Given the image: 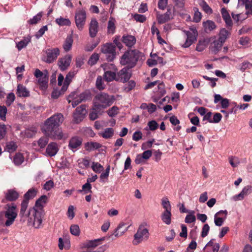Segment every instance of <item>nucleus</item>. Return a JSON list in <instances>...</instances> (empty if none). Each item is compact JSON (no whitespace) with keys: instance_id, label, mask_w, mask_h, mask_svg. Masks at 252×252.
<instances>
[{"instance_id":"nucleus-59","label":"nucleus","mask_w":252,"mask_h":252,"mask_svg":"<svg viewBox=\"0 0 252 252\" xmlns=\"http://www.w3.org/2000/svg\"><path fill=\"white\" fill-rule=\"evenodd\" d=\"M210 230V226L208 224H205L201 230V236L202 237L204 238L208 235Z\"/></svg>"},{"instance_id":"nucleus-38","label":"nucleus","mask_w":252,"mask_h":252,"mask_svg":"<svg viewBox=\"0 0 252 252\" xmlns=\"http://www.w3.org/2000/svg\"><path fill=\"white\" fill-rule=\"evenodd\" d=\"M28 203L29 201L27 200H24L21 203L20 216L22 218L24 217H26L28 218V213H26Z\"/></svg>"},{"instance_id":"nucleus-35","label":"nucleus","mask_w":252,"mask_h":252,"mask_svg":"<svg viewBox=\"0 0 252 252\" xmlns=\"http://www.w3.org/2000/svg\"><path fill=\"white\" fill-rule=\"evenodd\" d=\"M114 134V129L111 127H109L104 129L103 131L99 133V135L105 139H109L113 137Z\"/></svg>"},{"instance_id":"nucleus-24","label":"nucleus","mask_w":252,"mask_h":252,"mask_svg":"<svg viewBox=\"0 0 252 252\" xmlns=\"http://www.w3.org/2000/svg\"><path fill=\"white\" fill-rule=\"evenodd\" d=\"M131 74L128 71V69L124 68L118 73V80L125 82L127 81L130 78Z\"/></svg>"},{"instance_id":"nucleus-41","label":"nucleus","mask_w":252,"mask_h":252,"mask_svg":"<svg viewBox=\"0 0 252 252\" xmlns=\"http://www.w3.org/2000/svg\"><path fill=\"white\" fill-rule=\"evenodd\" d=\"M230 34V32L224 28H222L220 31L219 37L218 39L221 41V42L224 43Z\"/></svg>"},{"instance_id":"nucleus-14","label":"nucleus","mask_w":252,"mask_h":252,"mask_svg":"<svg viewBox=\"0 0 252 252\" xmlns=\"http://www.w3.org/2000/svg\"><path fill=\"white\" fill-rule=\"evenodd\" d=\"M87 113L85 105H82L78 107L75 110L73 114V120L76 123H79L81 122L85 118Z\"/></svg>"},{"instance_id":"nucleus-50","label":"nucleus","mask_w":252,"mask_h":252,"mask_svg":"<svg viewBox=\"0 0 252 252\" xmlns=\"http://www.w3.org/2000/svg\"><path fill=\"white\" fill-rule=\"evenodd\" d=\"M24 157L22 154L20 153L16 154L13 158V162L16 165H20L24 161Z\"/></svg>"},{"instance_id":"nucleus-30","label":"nucleus","mask_w":252,"mask_h":252,"mask_svg":"<svg viewBox=\"0 0 252 252\" xmlns=\"http://www.w3.org/2000/svg\"><path fill=\"white\" fill-rule=\"evenodd\" d=\"M221 14L222 17L225 21L227 26L231 27L232 25V22L229 13L225 8H222L221 9Z\"/></svg>"},{"instance_id":"nucleus-27","label":"nucleus","mask_w":252,"mask_h":252,"mask_svg":"<svg viewBox=\"0 0 252 252\" xmlns=\"http://www.w3.org/2000/svg\"><path fill=\"white\" fill-rule=\"evenodd\" d=\"M161 219L162 222L167 224L170 225L171 223L172 213L171 211H164L161 214Z\"/></svg>"},{"instance_id":"nucleus-36","label":"nucleus","mask_w":252,"mask_h":252,"mask_svg":"<svg viewBox=\"0 0 252 252\" xmlns=\"http://www.w3.org/2000/svg\"><path fill=\"white\" fill-rule=\"evenodd\" d=\"M198 1L199 6L206 13L211 14L213 13L212 8L204 0H198Z\"/></svg>"},{"instance_id":"nucleus-10","label":"nucleus","mask_w":252,"mask_h":252,"mask_svg":"<svg viewBox=\"0 0 252 252\" xmlns=\"http://www.w3.org/2000/svg\"><path fill=\"white\" fill-rule=\"evenodd\" d=\"M105 71L104 77L107 82H111L116 78V67L112 63H106L102 65Z\"/></svg>"},{"instance_id":"nucleus-9","label":"nucleus","mask_w":252,"mask_h":252,"mask_svg":"<svg viewBox=\"0 0 252 252\" xmlns=\"http://www.w3.org/2000/svg\"><path fill=\"white\" fill-rule=\"evenodd\" d=\"M184 32L187 35V39L185 43L182 44V46L187 48L196 40L198 32L195 27H191L189 31H184Z\"/></svg>"},{"instance_id":"nucleus-8","label":"nucleus","mask_w":252,"mask_h":252,"mask_svg":"<svg viewBox=\"0 0 252 252\" xmlns=\"http://www.w3.org/2000/svg\"><path fill=\"white\" fill-rule=\"evenodd\" d=\"M149 237V233L148 229L145 225H141L134 235L132 243L134 245H137L143 241L147 240Z\"/></svg>"},{"instance_id":"nucleus-51","label":"nucleus","mask_w":252,"mask_h":252,"mask_svg":"<svg viewBox=\"0 0 252 252\" xmlns=\"http://www.w3.org/2000/svg\"><path fill=\"white\" fill-rule=\"evenodd\" d=\"M48 141H49L48 138L46 136H44V137H41L37 141V145L39 147H40L41 148H44L47 144Z\"/></svg>"},{"instance_id":"nucleus-63","label":"nucleus","mask_w":252,"mask_h":252,"mask_svg":"<svg viewBox=\"0 0 252 252\" xmlns=\"http://www.w3.org/2000/svg\"><path fill=\"white\" fill-rule=\"evenodd\" d=\"M135 86V83L133 81H130L127 84H126L124 90L126 92H129L132 90Z\"/></svg>"},{"instance_id":"nucleus-61","label":"nucleus","mask_w":252,"mask_h":252,"mask_svg":"<svg viewBox=\"0 0 252 252\" xmlns=\"http://www.w3.org/2000/svg\"><path fill=\"white\" fill-rule=\"evenodd\" d=\"M147 125L149 129L152 131L156 130L158 126V124L155 120L149 121Z\"/></svg>"},{"instance_id":"nucleus-53","label":"nucleus","mask_w":252,"mask_h":252,"mask_svg":"<svg viewBox=\"0 0 252 252\" xmlns=\"http://www.w3.org/2000/svg\"><path fill=\"white\" fill-rule=\"evenodd\" d=\"M92 169L96 173H100L103 170V167L98 162H93L92 165Z\"/></svg>"},{"instance_id":"nucleus-20","label":"nucleus","mask_w":252,"mask_h":252,"mask_svg":"<svg viewBox=\"0 0 252 252\" xmlns=\"http://www.w3.org/2000/svg\"><path fill=\"white\" fill-rule=\"evenodd\" d=\"M78 70H73L70 71L66 76L65 80L62 87L63 93H64L67 89L69 85L72 81V78L77 74Z\"/></svg>"},{"instance_id":"nucleus-44","label":"nucleus","mask_w":252,"mask_h":252,"mask_svg":"<svg viewBox=\"0 0 252 252\" xmlns=\"http://www.w3.org/2000/svg\"><path fill=\"white\" fill-rule=\"evenodd\" d=\"M188 213L189 214L187 215L185 219V222L187 223L194 222L196 220L194 211H190L188 212Z\"/></svg>"},{"instance_id":"nucleus-3","label":"nucleus","mask_w":252,"mask_h":252,"mask_svg":"<svg viewBox=\"0 0 252 252\" xmlns=\"http://www.w3.org/2000/svg\"><path fill=\"white\" fill-rule=\"evenodd\" d=\"M5 209L4 212H0V223L9 226L13 224L17 217L16 207L13 204L7 205Z\"/></svg>"},{"instance_id":"nucleus-7","label":"nucleus","mask_w":252,"mask_h":252,"mask_svg":"<svg viewBox=\"0 0 252 252\" xmlns=\"http://www.w3.org/2000/svg\"><path fill=\"white\" fill-rule=\"evenodd\" d=\"M34 74L36 78V84L41 90L45 91L48 86V76L47 73L46 72L44 73L39 69H36Z\"/></svg>"},{"instance_id":"nucleus-16","label":"nucleus","mask_w":252,"mask_h":252,"mask_svg":"<svg viewBox=\"0 0 252 252\" xmlns=\"http://www.w3.org/2000/svg\"><path fill=\"white\" fill-rule=\"evenodd\" d=\"M227 215L226 210H221L217 212L214 216V222L216 225L220 226L223 223Z\"/></svg>"},{"instance_id":"nucleus-4","label":"nucleus","mask_w":252,"mask_h":252,"mask_svg":"<svg viewBox=\"0 0 252 252\" xmlns=\"http://www.w3.org/2000/svg\"><path fill=\"white\" fill-rule=\"evenodd\" d=\"M113 95H110L105 93L97 94L93 99V104L97 109L103 110L110 106L114 101Z\"/></svg>"},{"instance_id":"nucleus-5","label":"nucleus","mask_w":252,"mask_h":252,"mask_svg":"<svg viewBox=\"0 0 252 252\" xmlns=\"http://www.w3.org/2000/svg\"><path fill=\"white\" fill-rule=\"evenodd\" d=\"M139 52L136 50L126 52L121 58V64L127 65L130 68L133 67L139 57Z\"/></svg>"},{"instance_id":"nucleus-18","label":"nucleus","mask_w":252,"mask_h":252,"mask_svg":"<svg viewBox=\"0 0 252 252\" xmlns=\"http://www.w3.org/2000/svg\"><path fill=\"white\" fill-rule=\"evenodd\" d=\"M82 139L77 136L72 137L69 140L68 147L73 151H76L81 145Z\"/></svg>"},{"instance_id":"nucleus-55","label":"nucleus","mask_w":252,"mask_h":252,"mask_svg":"<svg viewBox=\"0 0 252 252\" xmlns=\"http://www.w3.org/2000/svg\"><path fill=\"white\" fill-rule=\"evenodd\" d=\"M244 4L247 10L246 13L252 14V0H245Z\"/></svg>"},{"instance_id":"nucleus-25","label":"nucleus","mask_w":252,"mask_h":252,"mask_svg":"<svg viewBox=\"0 0 252 252\" xmlns=\"http://www.w3.org/2000/svg\"><path fill=\"white\" fill-rule=\"evenodd\" d=\"M171 12L168 10L163 14H160L158 12H157V19L159 24H163L169 21L171 18Z\"/></svg>"},{"instance_id":"nucleus-62","label":"nucleus","mask_w":252,"mask_h":252,"mask_svg":"<svg viewBox=\"0 0 252 252\" xmlns=\"http://www.w3.org/2000/svg\"><path fill=\"white\" fill-rule=\"evenodd\" d=\"M206 46L205 41L204 40H199L196 45V50L197 51L201 52L205 48Z\"/></svg>"},{"instance_id":"nucleus-15","label":"nucleus","mask_w":252,"mask_h":252,"mask_svg":"<svg viewBox=\"0 0 252 252\" xmlns=\"http://www.w3.org/2000/svg\"><path fill=\"white\" fill-rule=\"evenodd\" d=\"M72 60V56L70 55H66L64 57L60 58L58 64L60 69L64 71L70 65Z\"/></svg>"},{"instance_id":"nucleus-58","label":"nucleus","mask_w":252,"mask_h":252,"mask_svg":"<svg viewBox=\"0 0 252 252\" xmlns=\"http://www.w3.org/2000/svg\"><path fill=\"white\" fill-rule=\"evenodd\" d=\"M7 111V108L5 106H0V118L3 121H6Z\"/></svg>"},{"instance_id":"nucleus-12","label":"nucleus","mask_w":252,"mask_h":252,"mask_svg":"<svg viewBox=\"0 0 252 252\" xmlns=\"http://www.w3.org/2000/svg\"><path fill=\"white\" fill-rule=\"evenodd\" d=\"M116 47L112 43H107L101 48V51L105 54L108 61H112L116 57Z\"/></svg>"},{"instance_id":"nucleus-34","label":"nucleus","mask_w":252,"mask_h":252,"mask_svg":"<svg viewBox=\"0 0 252 252\" xmlns=\"http://www.w3.org/2000/svg\"><path fill=\"white\" fill-rule=\"evenodd\" d=\"M31 41V37L28 36L25 37L22 40L16 43V47L19 51L26 47Z\"/></svg>"},{"instance_id":"nucleus-43","label":"nucleus","mask_w":252,"mask_h":252,"mask_svg":"<svg viewBox=\"0 0 252 252\" xmlns=\"http://www.w3.org/2000/svg\"><path fill=\"white\" fill-rule=\"evenodd\" d=\"M161 205L164 211H171L172 207L170 202L167 197H163L161 200Z\"/></svg>"},{"instance_id":"nucleus-28","label":"nucleus","mask_w":252,"mask_h":252,"mask_svg":"<svg viewBox=\"0 0 252 252\" xmlns=\"http://www.w3.org/2000/svg\"><path fill=\"white\" fill-rule=\"evenodd\" d=\"M116 20L113 17H110L109 19L107 25V32L110 34H113L116 30Z\"/></svg>"},{"instance_id":"nucleus-40","label":"nucleus","mask_w":252,"mask_h":252,"mask_svg":"<svg viewBox=\"0 0 252 252\" xmlns=\"http://www.w3.org/2000/svg\"><path fill=\"white\" fill-rule=\"evenodd\" d=\"M203 26L206 31H211L216 28L215 23L211 20L203 22Z\"/></svg>"},{"instance_id":"nucleus-32","label":"nucleus","mask_w":252,"mask_h":252,"mask_svg":"<svg viewBox=\"0 0 252 252\" xmlns=\"http://www.w3.org/2000/svg\"><path fill=\"white\" fill-rule=\"evenodd\" d=\"M102 145L96 142H88L85 144V148L87 151H92L101 148Z\"/></svg>"},{"instance_id":"nucleus-26","label":"nucleus","mask_w":252,"mask_h":252,"mask_svg":"<svg viewBox=\"0 0 252 252\" xmlns=\"http://www.w3.org/2000/svg\"><path fill=\"white\" fill-rule=\"evenodd\" d=\"M16 94L19 97H28L30 96V92L27 88L22 84H18Z\"/></svg>"},{"instance_id":"nucleus-46","label":"nucleus","mask_w":252,"mask_h":252,"mask_svg":"<svg viewBox=\"0 0 252 252\" xmlns=\"http://www.w3.org/2000/svg\"><path fill=\"white\" fill-rule=\"evenodd\" d=\"M37 193V190L35 188H32L29 189L25 194V199L28 201L32 198H33Z\"/></svg>"},{"instance_id":"nucleus-47","label":"nucleus","mask_w":252,"mask_h":252,"mask_svg":"<svg viewBox=\"0 0 252 252\" xmlns=\"http://www.w3.org/2000/svg\"><path fill=\"white\" fill-rule=\"evenodd\" d=\"M69 230L70 233L75 236H78L80 234V228L77 224L71 225Z\"/></svg>"},{"instance_id":"nucleus-42","label":"nucleus","mask_w":252,"mask_h":252,"mask_svg":"<svg viewBox=\"0 0 252 252\" xmlns=\"http://www.w3.org/2000/svg\"><path fill=\"white\" fill-rule=\"evenodd\" d=\"M72 43L73 39L72 36L71 35L68 36L65 39L64 43L63 45V48L64 51L66 52L69 51L72 47Z\"/></svg>"},{"instance_id":"nucleus-11","label":"nucleus","mask_w":252,"mask_h":252,"mask_svg":"<svg viewBox=\"0 0 252 252\" xmlns=\"http://www.w3.org/2000/svg\"><path fill=\"white\" fill-rule=\"evenodd\" d=\"M86 12L83 10H78L75 14V23L78 30L82 31L85 25L86 20Z\"/></svg>"},{"instance_id":"nucleus-6","label":"nucleus","mask_w":252,"mask_h":252,"mask_svg":"<svg viewBox=\"0 0 252 252\" xmlns=\"http://www.w3.org/2000/svg\"><path fill=\"white\" fill-rule=\"evenodd\" d=\"M90 96V93L89 92H85L80 94H78L77 92H73L68 96L67 100L68 103L71 102L72 107H74L81 102L89 99Z\"/></svg>"},{"instance_id":"nucleus-13","label":"nucleus","mask_w":252,"mask_h":252,"mask_svg":"<svg viewBox=\"0 0 252 252\" xmlns=\"http://www.w3.org/2000/svg\"><path fill=\"white\" fill-rule=\"evenodd\" d=\"M60 54V51L58 48L48 49L42 60L47 63H50L56 60Z\"/></svg>"},{"instance_id":"nucleus-60","label":"nucleus","mask_w":252,"mask_h":252,"mask_svg":"<svg viewBox=\"0 0 252 252\" xmlns=\"http://www.w3.org/2000/svg\"><path fill=\"white\" fill-rule=\"evenodd\" d=\"M222 118V115L220 113H216L214 114L212 121H210V123H218Z\"/></svg>"},{"instance_id":"nucleus-57","label":"nucleus","mask_w":252,"mask_h":252,"mask_svg":"<svg viewBox=\"0 0 252 252\" xmlns=\"http://www.w3.org/2000/svg\"><path fill=\"white\" fill-rule=\"evenodd\" d=\"M99 55L98 54H93L90 58L88 63L89 64L93 65L96 63L97 61L99 59Z\"/></svg>"},{"instance_id":"nucleus-39","label":"nucleus","mask_w":252,"mask_h":252,"mask_svg":"<svg viewBox=\"0 0 252 252\" xmlns=\"http://www.w3.org/2000/svg\"><path fill=\"white\" fill-rule=\"evenodd\" d=\"M210 248L213 252H218L220 249V245L215 242L214 239L211 240L206 245L205 249Z\"/></svg>"},{"instance_id":"nucleus-56","label":"nucleus","mask_w":252,"mask_h":252,"mask_svg":"<svg viewBox=\"0 0 252 252\" xmlns=\"http://www.w3.org/2000/svg\"><path fill=\"white\" fill-rule=\"evenodd\" d=\"M229 161L233 167H237L240 163L239 158L236 157H230L229 158Z\"/></svg>"},{"instance_id":"nucleus-21","label":"nucleus","mask_w":252,"mask_h":252,"mask_svg":"<svg viewBox=\"0 0 252 252\" xmlns=\"http://www.w3.org/2000/svg\"><path fill=\"white\" fill-rule=\"evenodd\" d=\"M129 227V226H127L126 224L124 222L120 223L115 229L114 235L116 237L122 236L127 231Z\"/></svg>"},{"instance_id":"nucleus-45","label":"nucleus","mask_w":252,"mask_h":252,"mask_svg":"<svg viewBox=\"0 0 252 252\" xmlns=\"http://www.w3.org/2000/svg\"><path fill=\"white\" fill-rule=\"evenodd\" d=\"M57 24L60 26H70L71 25V22L68 18H64L63 17H60L57 18L55 20Z\"/></svg>"},{"instance_id":"nucleus-22","label":"nucleus","mask_w":252,"mask_h":252,"mask_svg":"<svg viewBox=\"0 0 252 252\" xmlns=\"http://www.w3.org/2000/svg\"><path fill=\"white\" fill-rule=\"evenodd\" d=\"M59 151V146L55 142H51L48 145L46 150V155L49 157L55 156Z\"/></svg>"},{"instance_id":"nucleus-52","label":"nucleus","mask_w":252,"mask_h":252,"mask_svg":"<svg viewBox=\"0 0 252 252\" xmlns=\"http://www.w3.org/2000/svg\"><path fill=\"white\" fill-rule=\"evenodd\" d=\"M17 146L15 143L13 141L7 142L6 145V150L9 153L15 151Z\"/></svg>"},{"instance_id":"nucleus-1","label":"nucleus","mask_w":252,"mask_h":252,"mask_svg":"<svg viewBox=\"0 0 252 252\" xmlns=\"http://www.w3.org/2000/svg\"><path fill=\"white\" fill-rule=\"evenodd\" d=\"M63 116L61 114H55L47 119L42 125L41 129L48 136L56 140H61L64 135L60 126L63 121Z\"/></svg>"},{"instance_id":"nucleus-37","label":"nucleus","mask_w":252,"mask_h":252,"mask_svg":"<svg viewBox=\"0 0 252 252\" xmlns=\"http://www.w3.org/2000/svg\"><path fill=\"white\" fill-rule=\"evenodd\" d=\"M105 239V237H102L100 239L89 241L87 242L86 246L88 248H95L101 244Z\"/></svg>"},{"instance_id":"nucleus-54","label":"nucleus","mask_w":252,"mask_h":252,"mask_svg":"<svg viewBox=\"0 0 252 252\" xmlns=\"http://www.w3.org/2000/svg\"><path fill=\"white\" fill-rule=\"evenodd\" d=\"M252 67V64L248 62H244L239 65L238 69L244 72L247 69H250Z\"/></svg>"},{"instance_id":"nucleus-29","label":"nucleus","mask_w":252,"mask_h":252,"mask_svg":"<svg viewBox=\"0 0 252 252\" xmlns=\"http://www.w3.org/2000/svg\"><path fill=\"white\" fill-rule=\"evenodd\" d=\"M103 110L101 109H97L93 104V107L91 110L89 114V118L91 120H95L98 118V116L102 114Z\"/></svg>"},{"instance_id":"nucleus-17","label":"nucleus","mask_w":252,"mask_h":252,"mask_svg":"<svg viewBox=\"0 0 252 252\" xmlns=\"http://www.w3.org/2000/svg\"><path fill=\"white\" fill-rule=\"evenodd\" d=\"M152 155V152L151 150H146L142 154H138L135 159L134 162L136 164H139L145 162Z\"/></svg>"},{"instance_id":"nucleus-49","label":"nucleus","mask_w":252,"mask_h":252,"mask_svg":"<svg viewBox=\"0 0 252 252\" xmlns=\"http://www.w3.org/2000/svg\"><path fill=\"white\" fill-rule=\"evenodd\" d=\"M193 10L194 13L193 17V21L195 23H198L201 21L202 14L196 7H194Z\"/></svg>"},{"instance_id":"nucleus-48","label":"nucleus","mask_w":252,"mask_h":252,"mask_svg":"<svg viewBox=\"0 0 252 252\" xmlns=\"http://www.w3.org/2000/svg\"><path fill=\"white\" fill-rule=\"evenodd\" d=\"M42 15H43L42 12H39L35 16H34L32 18L30 19L28 21L29 24H31V25L37 24L41 20V18L42 17Z\"/></svg>"},{"instance_id":"nucleus-31","label":"nucleus","mask_w":252,"mask_h":252,"mask_svg":"<svg viewBox=\"0 0 252 252\" xmlns=\"http://www.w3.org/2000/svg\"><path fill=\"white\" fill-rule=\"evenodd\" d=\"M18 196V193L14 189H9L5 193V199L10 201L16 200Z\"/></svg>"},{"instance_id":"nucleus-64","label":"nucleus","mask_w":252,"mask_h":252,"mask_svg":"<svg viewBox=\"0 0 252 252\" xmlns=\"http://www.w3.org/2000/svg\"><path fill=\"white\" fill-rule=\"evenodd\" d=\"M15 99V95L13 93H9L6 97V104L10 106Z\"/></svg>"},{"instance_id":"nucleus-33","label":"nucleus","mask_w":252,"mask_h":252,"mask_svg":"<svg viewBox=\"0 0 252 252\" xmlns=\"http://www.w3.org/2000/svg\"><path fill=\"white\" fill-rule=\"evenodd\" d=\"M123 42L128 47L132 46L136 42V39L134 36L130 35L123 36Z\"/></svg>"},{"instance_id":"nucleus-23","label":"nucleus","mask_w":252,"mask_h":252,"mask_svg":"<svg viewBox=\"0 0 252 252\" xmlns=\"http://www.w3.org/2000/svg\"><path fill=\"white\" fill-rule=\"evenodd\" d=\"M98 22L95 19H92L89 25V34L91 37H94L98 32Z\"/></svg>"},{"instance_id":"nucleus-2","label":"nucleus","mask_w":252,"mask_h":252,"mask_svg":"<svg viewBox=\"0 0 252 252\" xmlns=\"http://www.w3.org/2000/svg\"><path fill=\"white\" fill-rule=\"evenodd\" d=\"M48 198L46 195L40 196L36 201L35 206L28 211V223L35 228L41 227L45 213L43 208L48 202Z\"/></svg>"},{"instance_id":"nucleus-19","label":"nucleus","mask_w":252,"mask_h":252,"mask_svg":"<svg viewBox=\"0 0 252 252\" xmlns=\"http://www.w3.org/2000/svg\"><path fill=\"white\" fill-rule=\"evenodd\" d=\"M252 192V187L251 186H247L245 187L241 192L236 195L232 197V199L234 201L241 200L244 199L245 196L250 194Z\"/></svg>"}]
</instances>
